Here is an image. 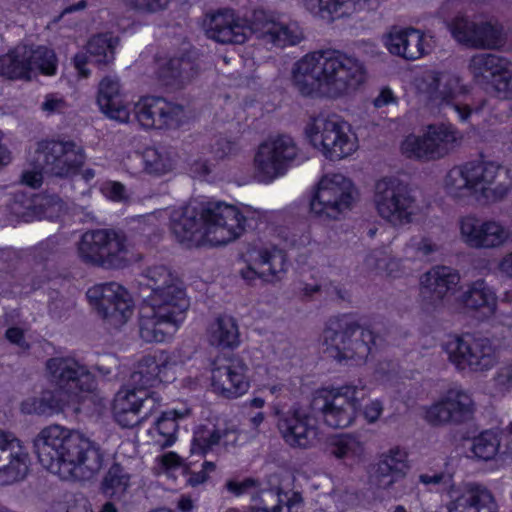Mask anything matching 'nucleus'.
<instances>
[{
  "mask_svg": "<svg viewBox=\"0 0 512 512\" xmlns=\"http://www.w3.org/2000/svg\"><path fill=\"white\" fill-rule=\"evenodd\" d=\"M187 413L188 410H185L184 412L171 410L164 412L157 420L150 433L154 442L160 448H167L174 444L176 440V432L178 430L177 419L183 418Z\"/></svg>",
  "mask_w": 512,
  "mask_h": 512,
  "instance_id": "obj_43",
  "label": "nucleus"
},
{
  "mask_svg": "<svg viewBox=\"0 0 512 512\" xmlns=\"http://www.w3.org/2000/svg\"><path fill=\"white\" fill-rule=\"evenodd\" d=\"M79 258L86 264L105 269H120L131 262L126 236L113 229L86 231L77 245Z\"/></svg>",
  "mask_w": 512,
  "mask_h": 512,
  "instance_id": "obj_7",
  "label": "nucleus"
},
{
  "mask_svg": "<svg viewBox=\"0 0 512 512\" xmlns=\"http://www.w3.org/2000/svg\"><path fill=\"white\" fill-rule=\"evenodd\" d=\"M102 190L113 201H124L128 198L126 188L120 182H107Z\"/></svg>",
  "mask_w": 512,
  "mask_h": 512,
  "instance_id": "obj_60",
  "label": "nucleus"
},
{
  "mask_svg": "<svg viewBox=\"0 0 512 512\" xmlns=\"http://www.w3.org/2000/svg\"><path fill=\"white\" fill-rule=\"evenodd\" d=\"M494 382L501 391L512 390V363L504 365L497 370Z\"/></svg>",
  "mask_w": 512,
  "mask_h": 512,
  "instance_id": "obj_58",
  "label": "nucleus"
},
{
  "mask_svg": "<svg viewBox=\"0 0 512 512\" xmlns=\"http://www.w3.org/2000/svg\"><path fill=\"white\" fill-rule=\"evenodd\" d=\"M506 59L492 53H478L470 58L468 71L477 84L489 85Z\"/></svg>",
  "mask_w": 512,
  "mask_h": 512,
  "instance_id": "obj_42",
  "label": "nucleus"
},
{
  "mask_svg": "<svg viewBox=\"0 0 512 512\" xmlns=\"http://www.w3.org/2000/svg\"><path fill=\"white\" fill-rule=\"evenodd\" d=\"M117 40L107 34L92 37L86 46V52H79L74 56V66L78 73L86 78L90 71L86 68L89 62L96 65H106L114 60V49Z\"/></svg>",
  "mask_w": 512,
  "mask_h": 512,
  "instance_id": "obj_34",
  "label": "nucleus"
},
{
  "mask_svg": "<svg viewBox=\"0 0 512 512\" xmlns=\"http://www.w3.org/2000/svg\"><path fill=\"white\" fill-rule=\"evenodd\" d=\"M6 339L17 345L19 348L26 350L29 348V344L26 342L24 338V331L19 327H10L5 332Z\"/></svg>",
  "mask_w": 512,
  "mask_h": 512,
  "instance_id": "obj_64",
  "label": "nucleus"
},
{
  "mask_svg": "<svg viewBox=\"0 0 512 512\" xmlns=\"http://www.w3.org/2000/svg\"><path fill=\"white\" fill-rule=\"evenodd\" d=\"M87 297L96 305L99 314L114 326L126 323L133 313L132 298L118 283L95 285L88 289Z\"/></svg>",
  "mask_w": 512,
  "mask_h": 512,
  "instance_id": "obj_22",
  "label": "nucleus"
},
{
  "mask_svg": "<svg viewBox=\"0 0 512 512\" xmlns=\"http://www.w3.org/2000/svg\"><path fill=\"white\" fill-rule=\"evenodd\" d=\"M372 201L378 216L395 227L411 223L416 215L417 201L413 190L397 177L377 180Z\"/></svg>",
  "mask_w": 512,
  "mask_h": 512,
  "instance_id": "obj_8",
  "label": "nucleus"
},
{
  "mask_svg": "<svg viewBox=\"0 0 512 512\" xmlns=\"http://www.w3.org/2000/svg\"><path fill=\"white\" fill-rule=\"evenodd\" d=\"M379 337L372 330L361 328L348 316L330 319L323 331L324 352L341 361L365 363L377 346Z\"/></svg>",
  "mask_w": 512,
  "mask_h": 512,
  "instance_id": "obj_5",
  "label": "nucleus"
},
{
  "mask_svg": "<svg viewBox=\"0 0 512 512\" xmlns=\"http://www.w3.org/2000/svg\"><path fill=\"white\" fill-rule=\"evenodd\" d=\"M130 486V474L119 463H113L102 481L104 494L110 497H122Z\"/></svg>",
  "mask_w": 512,
  "mask_h": 512,
  "instance_id": "obj_46",
  "label": "nucleus"
},
{
  "mask_svg": "<svg viewBox=\"0 0 512 512\" xmlns=\"http://www.w3.org/2000/svg\"><path fill=\"white\" fill-rule=\"evenodd\" d=\"M278 235L288 248H304L311 242V233L306 223L281 228Z\"/></svg>",
  "mask_w": 512,
  "mask_h": 512,
  "instance_id": "obj_52",
  "label": "nucleus"
},
{
  "mask_svg": "<svg viewBox=\"0 0 512 512\" xmlns=\"http://www.w3.org/2000/svg\"><path fill=\"white\" fill-rule=\"evenodd\" d=\"M460 236L470 248L493 249L509 240L510 231L498 221L467 216L460 220Z\"/></svg>",
  "mask_w": 512,
  "mask_h": 512,
  "instance_id": "obj_25",
  "label": "nucleus"
},
{
  "mask_svg": "<svg viewBox=\"0 0 512 512\" xmlns=\"http://www.w3.org/2000/svg\"><path fill=\"white\" fill-rule=\"evenodd\" d=\"M447 509L448 512H499L493 493L477 483L466 484Z\"/></svg>",
  "mask_w": 512,
  "mask_h": 512,
  "instance_id": "obj_32",
  "label": "nucleus"
},
{
  "mask_svg": "<svg viewBox=\"0 0 512 512\" xmlns=\"http://www.w3.org/2000/svg\"><path fill=\"white\" fill-rule=\"evenodd\" d=\"M160 398L144 389L122 388L113 401V415L123 428H132L148 418L158 407Z\"/></svg>",
  "mask_w": 512,
  "mask_h": 512,
  "instance_id": "obj_21",
  "label": "nucleus"
},
{
  "mask_svg": "<svg viewBox=\"0 0 512 512\" xmlns=\"http://www.w3.org/2000/svg\"><path fill=\"white\" fill-rule=\"evenodd\" d=\"M40 397L42 398V402L44 401L53 412L60 411L69 398L57 389L56 391H44L41 393Z\"/></svg>",
  "mask_w": 512,
  "mask_h": 512,
  "instance_id": "obj_57",
  "label": "nucleus"
},
{
  "mask_svg": "<svg viewBox=\"0 0 512 512\" xmlns=\"http://www.w3.org/2000/svg\"><path fill=\"white\" fill-rule=\"evenodd\" d=\"M476 26L477 23L467 17L457 16L449 24V30L457 42L472 47Z\"/></svg>",
  "mask_w": 512,
  "mask_h": 512,
  "instance_id": "obj_53",
  "label": "nucleus"
},
{
  "mask_svg": "<svg viewBox=\"0 0 512 512\" xmlns=\"http://www.w3.org/2000/svg\"><path fill=\"white\" fill-rule=\"evenodd\" d=\"M188 307L176 304L145 301L139 312V335L145 342H163L171 336L184 319Z\"/></svg>",
  "mask_w": 512,
  "mask_h": 512,
  "instance_id": "obj_17",
  "label": "nucleus"
},
{
  "mask_svg": "<svg viewBox=\"0 0 512 512\" xmlns=\"http://www.w3.org/2000/svg\"><path fill=\"white\" fill-rule=\"evenodd\" d=\"M368 396L364 386L345 385L320 394L315 405L323 415L325 423L332 428H346L356 417L362 401Z\"/></svg>",
  "mask_w": 512,
  "mask_h": 512,
  "instance_id": "obj_16",
  "label": "nucleus"
},
{
  "mask_svg": "<svg viewBox=\"0 0 512 512\" xmlns=\"http://www.w3.org/2000/svg\"><path fill=\"white\" fill-rule=\"evenodd\" d=\"M441 249V246L430 237H412L405 246L407 257L414 260H430Z\"/></svg>",
  "mask_w": 512,
  "mask_h": 512,
  "instance_id": "obj_49",
  "label": "nucleus"
},
{
  "mask_svg": "<svg viewBox=\"0 0 512 512\" xmlns=\"http://www.w3.org/2000/svg\"><path fill=\"white\" fill-rule=\"evenodd\" d=\"M409 469L407 454L399 448H392L380 455L369 472L368 482L371 487L389 490L405 478Z\"/></svg>",
  "mask_w": 512,
  "mask_h": 512,
  "instance_id": "obj_31",
  "label": "nucleus"
},
{
  "mask_svg": "<svg viewBox=\"0 0 512 512\" xmlns=\"http://www.w3.org/2000/svg\"><path fill=\"white\" fill-rule=\"evenodd\" d=\"M49 382L66 397L78 396L94 388V377L88 367L71 356H56L45 363Z\"/></svg>",
  "mask_w": 512,
  "mask_h": 512,
  "instance_id": "obj_18",
  "label": "nucleus"
},
{
  "mask_svg": "<svg viewBox=\"0 0 512 512\" xmlns=\"http://www.w3.org/2000/svg\"><path fill=\"white\" fill-rule=\"evenodd\" d=\"M204 27L210 39L222 44H243L249 33L255 34L266 44L280 48L296 45L304 38L297 22H285L263 9L254 10L247 23L234 10L219 9L206 15Z\"/></svg>",
  "mask_w": 512,
  "mask_h": 512,
  "instance_id": "obj_4",
  "label": "nucleus"
},
{
  "mask_svg": "<svg viewBox=\"0 0 512 512\" xmlns=\"http://www.w3.org/2000/svg\"><path fill=\"white\" fill-rule=\"evenodd\" d=\"M144 170L152 175H163L173 169L171 153L164 148L148 147L142 153Z\"/></svg>",
  "mask_w": 512,
  "mask_h": 512,
  "instance_id": "obj_47",
  "label": "nucleus"
},
{
  "mask_svg": "<svg viewBox=\"0 0 512 512\" xmlns=\"http://www.w3.org/2000/svg\"><path fill=\"white\" fill-rule=\"evenodd\" d=\"M278 416L277 428L285 443L292 448L308 449L320 442V430L317 419L307 411L293 408L285 413L274 408Z\"/></svg>",
  "mask_w": 512,
  "mask_h": 512,
  "instance_id": "obj_20",
  "label": "nucleus"
},
{
  "mask_svg": "<svg viewBox=\"0 0 512 512\" xmlns=\"http://www.w3.org/2000/svg\"><path fill=\"white\" fill-rule=\"evenodd\" d=\"M474 410L471 396L462 389L454 388L427 410L426 419L433 425L460 424L470 420Z\"/></svg>",
  "mask_w": 512,
  "mask_h": 512,
  "instance_id": "obj_28",
  "label": "nucleus"
},
{
  "mask_svg": "<svg viewBox=\"0 0 512 512\" xmlns=\"http://www.w3.org/2000/svg\"><path fill=\"white\" fill-rule=\"evenodd\" d=\"M248 366L239 356L219 358L212 369V389L226 399H236L245 394L249 387Z\"/></svg>",
  "mask_w": 512,
  "mask_h": 512,
  "instance_id": "obj_23",
  "label": "nucleus"
},
{
  "mask_svg": "<svg viewBox=\"0 0 512 512\" xmlns=\"http://www.w3.org/2000/svg\"><path fill=\"white\" fill-rule=\"evenodd\" d=\"M330 451L336 458L354 464L363 460L365 446L358 436L343 434L331 441Z\"/></svg>",
  "mask_w": 512,
  "mask_h": 512,
  "instance_id": "obj_44",
  "label": "nucleus"
},
{
  "mask_svg": "<svg viewBox=\"0 0 512 512\" xmlns=\"http://www.w3.org/2000/svg\"><path fill=\"white\" fill-rule=\"evenodd\" d=\"M34 449L41 465L64 480H89L103 466V454L95 443L60 425L42 429Z\"/></svg>",
  "mask_w": 512,
  "mask_h": 512,
  "instance_id": "obj_3",
  "label": "nucleus"
},
{
  "mask_svg": "<svg viewBox=\"0 0 512 512\" xmlns=\"http://www.w3.org/2000/svg\"><path fill=\"white\" fill-rule=\"evenodd\" d=\"M356 190L344 175L326 174L319 180L310 201L311 212L324 220H336L350 210Z\"/></svg>",
  "mask_w": 512,
  "mask_h": 512,
  "instance_id": "obj_14",
  "label": "nucleus"
},
{
  "mask_svg": "<svg viewBox=\"0 0 512 512\" xmlns=\"http://www.w3.org/2000/svg\"><path fill=\"white\" fill-rule=\"evenodd\" d=\"M134 115L147 129L176 128L185 118L183 106L161 97H144L134 104Z\"/></svg>",
  "mask_w": 512,
  "mask_h": 512,
  "instance_id": "obj_24",
  "label": "nucleus"
},
{
  "mask_svg": "<svg viewBox=\"0 0 512 512\" xmlns=\"http://www.w3.org/2000/svg\"><path fill=\"white\" fill-rule=\"evenodd\" d=\"M141 285L151 290L145 301L176 304V307H189L186 293L179 279L164 265L148 267L142 275Z\"/></svg>",
  "mask_w": 512,
  "mask_h": 512,
  "instance_id": "obj_26",
  "label": "nucleus"
},
{
  "mask_svg": "<svg viewBox=\"0 0 512 512\" xmlns=\"http://www.w3.org/2000/svg\"><path fill=\"white\" fill-rule=\"evenodd\" d=\"M86 159L84 148L77 142L66 139L44 140L37 144L34 163L45 174L58 178L76 175Z\"/></svg>",
  "mask_w": 512,
  "mask_h": 512,
  "instance_id": "obj_12",
  "label": "nucleus"
},
{
  "mask_svg": "<svg viewBox=\"0 0 512 512\" xmlns=\"http://www.w3.org/2000/svg\"><path fill=\"white\" fill-rule=\"evenodd\" d=\"M126 5L134 10L155 13L165 9L169 0H124Z\"/></svg>",
  "mask_w": 512,
  "mask_h": 512,
  "instance_id": "obj_55",
  "label": "nucleus"
},
{
  "mask_svg": "<svg viewBox=\"0 0 512 512\" xmlns=\"http://www.w3.org/2000/svg\"><path fill=\"white\" fill-rule=\"evenodd\" d=\"M383 43L390 54L407 61L420 59L431 50L426 35L413 27H391L383 36Z\"/></svg>",
  "mask_w": 512,
  "mask_h": 512,
  "instance_id": "obj_29",
  "label": "nucleus"
},
{
  "mask_svg": "<svg viewBox=\"0 0 512 512\" xmlns=\"http://www.w3.org/2000/svg\"><path fill=\"white\" fill-rule=\"evenodd\" d=\"M472 48L497 49L504 44L502 29L490 22L477 23Z\"/></svg>",
  "mask_w": 512,
  "mask_h": 512,
  "instance_id": "obj_48",
  "label": "nucleus"
},
{
  "mask_svg": "<svg viewBox=\"0 0 512 512\" xmlns=\"http://www.w3.org/2000/svg\"><path fill=\"white\" fill-rule=\"evenodd\" d=\"M501 167L493 162H469L455 166L445 177V189L453 197L476 196L489 202L502 200L508 186L497 182Z\"/></svg>",
  "mask_w": 512,
  "mask_h": 512,
  "instance_id": "obj_6",
  "label": "nucleus"
},
{
  "mask_svg": "<svg viewBox=\"0 0 512 512\" xmlns=\"http://www.w3.org/2000/svg\"><path fill=\"white\" fill-rule=\"evenodd\" d=\"M97 103L110 119L121 123L129 121L130 111L121 101L120 83L116 76H106L100 81Z\"/></svg>",
  "mask_w": 512,
  "mask_h": 512,
  "instance_id": "obj_36",
  "label": "nucleus"
},
{
  "mask_svg": "<svg viewBox=\"0 0 512 512\" xmlns=\"http://www.w3.org/2000/svg\"><path fill=\"white\" fill-rule=\"evenodd\" d=\"M461 303L468 311L482 312L484 316H490L496 311L497 296L484 279H477L467 285L461 295Z\"/></svg>",
  "mask_w": 512,
  "mask_h": 512,
  "instance_id": "obj_39",
  "label": "nucleus"
},
{
  "mask_svg": "<svg viewBox=\"0 0 512 512\" xmlns=\"http://www.w3.org/2000/svg\"><path fill=\"white\" fill-rule=\"evenodd\" d=\"M385 0H304L306 8L313 14L325 17L350 16L362 10H374Z\"/></svg>",
  "mask_w": 512,
  "mask_h": 512,
  "instance_id": "obj_37",
  "label": "nucleus"
},
{
  "mask_svg": "<svg viewBox=\"0 0 512 512\" xmlns=\"http://www.w3.org/2000/svg\"><path fill=\"white\" fill-rule=\"evenodd\" d=\"M365 265L368 269L377 273H385L391 275L394 267L398 264L390 256L386 248L372 250L365 257Z\"/></svg>",
  "mask_w": 512,
  "mask_h": 512,
  "instance_id": "obj_54",
  "label": "nucleus"
},
{
  "mask_svg": "<svg viewBox=\"0 0 512 512\" xmlns=\"http://www.w3.org/2000/svg\"><path fill=\"white\" fill-rule=\"evenodd\" d=\"M449 361L458 370L482 373L491 370L498 362L493 342L487 337L463 335L445 344Z\"/></svg>",
  "mask_w": 512,
  "mask_h": 512,
  "instance_id": "obj_15",
  "label": "nucleus"
},
{
  "mask_svg": "<svg viewBox=\"0 0 512 512\" xmlns=\"http://www.w3.org/2000/svg\"><path fill=\"white\" fill-rule=\"evenodd\" d=\"M157 76L167 86H181L197 73L196 65L189 57L181 56L158 61Z\"/></svg>",
  "mask_w": 512,
  "mask_h": 512,
  "instance_id": "obj_40",
  "label": "nucleus"
},
{
  "mask_svg": "<svg viewBox=\"0 0 512 512\" xmlns=\"http://www.w3.org/2000/svg\"><path fill=\"white\" fill-rule=\"evenodd\" d=\"M489 85L497 98L512 100V62L510 60L506 59Z\"/></svg>",
  "mask_w": 512,
  "mask_h": 512,
  "instance_id": "obj_51",
  "label": "nucleus"
},
{
  "mask_svg": "<svg viewBox=\"0 0 512 512\" xmlns=\"http://www.w3.org/2000/svg\"><path fill=\"white\" fill-rule=\"evenodd\" d=\"M305 133L311 144L330 160H340L357 149L350 125L336 114H319L310 119Z\"/></svg>",
  "mask_w": 512,
  "mask_h": 512,
  "instance_id": "obj_9",
  "label": "nucleus"
},
{
  "mask_svg": "<svg viewBox=\"0 0 512 512\" xmlns=\"http://www.w3.org/2000/svg\"><path fill=\"white\" fill-rule=\"evenodd\" d=\"M365 80L364 63L335 49L308 53L293 68V84L304 96L340 99L355 93Z\"/></svg>",
  "mask_w": 512,
  "mask_h": 512,
  "instance_id": "obj_1",
  "label": "nucleus"
},
{
  "mask_svg": "<svg viewBox=\"0 0 512 512\" xmlns=\"http://www.w3.org/2000/svg\"><path fill=\"white\" fill-rule=\"evenodd\" d=\"M21 410L27 414L35 413L38 415H44L54 413L44 401L42 402L41 397L27 399L22 403Z\"/></svg>",
  "mask_w": 512,
  "mask_h": 512,
  "instance_id": "obj_59",
  "label": "nucleus"
},
{
  "mask_svg": "<svg viewBox=\"0 0 512 512\" xmlns=\"http://www.w3.org/2000/svg\"><path fill=\"white\" fill-rule=\"evenodd\" d=\"M417 89L430 105L454 113L461 121L468 120L473 112L468 104L456 100L465 92V86L460 76L453 72L428 71L417 80Z\"/></svg>",
  "mask_w": 512,
  "mask_h": 512,
  "instance_id": "obj_11",
  "label": "nucleus"
},
{
  "mask_svg": "<svg viewBox=\"0 0 512 512\" xmlns=\"http://www.w3.org/2000/svg\"><path fill=\"white\" fill-rule=\"evenodd\" d=\"M28 470L29 455L18 439L0 454V486L22 481Z\"/></svg>",
  "mask_w": 512,
  "mask_h": 512,
  "instance_id": "obj_35",
  "label": "nucleus"
},
{
  "mask_svg": "<svg viewBox=\"0 0 512 512\" xmlns=\"http://www.w3.org/2000/svg\"><path fill=\"white\" fill-rule=\"evenodd\" d=\"M207 338L212 346L226 349L237 347L240 343L239 328L233 317H217L208 327Z\"/></svg>",
  "mask_w": 512,
  "mask_h": 512,
  "instance_id": "obj_41",
  "label": "nucleus"
},
{
  "mask_svg": "<svg viewBox=\"0 0 512 512\" xmlns=\"http://www.w3.org/2000/svg\"><path fill=\"white\" fill-rule=\"evenodd\" d=\"M235 149V143L226 138H219L212 145V153L220 159L233 154Z\"/></svg>",
  "mask_w": 512,
  "mask_h": 512,
  "instance_id": "obj_61",
  "label": "nucleus"
},
{
  "mask_svg": "<svg viewBox=\"0 0 512 512\" xmlns=\"http://www.w3.org/2000/svg\"><path fill=\"white\" fill-rule=\"evenodd\" d=\"M287 270V256L282 249L268 245L248 252V266L241 271L245 280L261 278L266 282L282 279Z\"/></svg>",
  "mask_w": 512,
  "mask_h": 512,
  "instance_id": "obj_27",
  "label": "nucleus"
},
{
  "mask_svg": "<svg viewBox=\"0 0 512 512\" xmlns=\"http://www.w3.org/2000/svg\"><path fill=\"white\" fill-rule=\"evenodd\" d=\"M239 440L240 433L234 426L225 428L199 426L194 432L191 452L206 454L219 443H222L225 447H235Z\"/></svg>",
  "mask_w": 512,
  "mask_h": 512,
  "instance_id": "obj_38",
  "label": "nucleus"
},
{
  "mask_svg": "<svg viewBox=\"0 0 512 512\" xmlns=\"http://www.w3.org/2000/svg\"><path fill=\"white\" fill-rule=\"evenodd\" d=\"M499 447L500 439L498 435L487 430L473 439L472 452L478 459L488 461L496 456Z\"/></svg>",
  "mask_w": 512,
  "mask_h": 512,
  "instance_id": "obj_50",
  "label": "nucleus"
},
{
  "mask_svg": "<svg viewBox=\"0 0 512 512\" xmlns=\"http://www.w3.org/2000/svg\"><path fill=\"white\" fill-rule=\"evenodd\" d=\"M57 57L52 49L41 45H17L0 56V75L11 80H30L34 71L52 76L57 71Z\"/></svg>",
  "mask_w": 512,
  "mask_h": 512,
  "instance_id": "obj_13",
  "label": "nucleus"
},
{
  "mask_svg": "<svg viewBox=\"0 0 512 512\" xmlns=\"http://www.w3.org/2000/svg\"><path fill=\"white\" fill-rule=\"evenodd\" d=\"M458 132L449 125H430L422 136L409 135L401 149L404 155L416 159H437L447 155L458 143Z\"/></svg>",
  "mask_w": 512,
  "mask_h": 512,
  "instance_id": "obj_19",
  "label": "nucleus"
},
{
  "mask_svg": "<svg viewBox=\"0 0 512 512\" xmlns=\"http://www.w3.org/2000/svg\"><path fill=\"white\" fill-rule=\"evenodd\" d=\"M171 368L172 365L164 354L144 356L135 365L129 383L135 389L147 390L157 383L168 382Z\"/></svg>",
  "mask_w": 512,
  "mask_h": 512,
  "instance_id": "obj_33",
  "label": "nucleus"
},
{
  "mask_svg": "<svg viewBox=\"0 0 512 512\" xmlns=\"http://www.w3.org/2000/svg\"><path fill=\"white\" fill-rule=\"evenodd\" d=\"M286 498V507L288 512H298V508L301 506L302 499L299 494L293 493L292 497ZM283 502L280 494L274 493L273 491H266L262 493L261 506H251L248 512H282V506L280 503ZM226 512H240L237 509H229Z\"/></svg>",
  "mask_w": 512,
  "mask_h": 512,
  "instance_id": "obj_45",
  "label": "nucleus"
},
{
  "mask_svg": "<svg viewBox=\"0 0 512 512\" xmlns=\"http://www.w3.org/2000/svg\"><path fill=\"white\" fill-rule=\"evenodd\" d=\"M460 282L459 273L448 266H435L421 277V298L432 307L442 306Z\"/></svg>",
  "mask_w": 512,
  "mask_h": 512,
  "instance_id": "obj_30",
  "label": "nucleus"
},
{
  "mask_svg": "<svg viewBox=\"0 0 512 512\" xmlns=\"http://www.w3.org/2000/svg\"><path fill=\"white\" fill-rule=\"evenodd\" d=\"M303 156L295 140L285 134L271 136L257 148L254 159V177L260 183H271L284 176L290 167L303 162Z\"/></svg>",
  "mask_w": 512,
  "mask_h": 512,
  "instance_id": "obj_10",
  "label": "nucleus"
},
{
  "mask_svg": "<svg viewBox=\"0 0 512 512\" xmlns=\"http://www.w3.org/2000/svg\"><path fill=\"white\" fill-rule=\"evenodd\" d=\"M67 107L65 99L57 94L46 95L41 104V109L47 114L63 113Z\"/></svg>",
  "mask_w": 512,
  "mask_h": 512,
  "instance_id": "obj_56",
  "label": "nucleus"
},
{
  "mask_svg": "<svg viewBox=\"0 0 512 512\" xmlns=\"http://www.w3.org/2000/svg\"><path fill=\"white\" fill-rule=\"evenodd\" d=\"M34 164V170L24 171L22 174V183L31 187L38 188L41 186L43 181V174H45L40 168L36 167Z\"/></svg>",
  "mask_w": 512,
  "mask_h": 512,
  "instance_id": "obj_62",
  "label": "nucleus"
},
{
  "mask_svg": "<svg viewBox=\"0 0 512 512\" xmlns=\"http://www.w3.org/2000/svg\"><path fill=\"white\" fill-rule=\"evenodd\" d=\"M261 212L238 207L222 201L201 203L198 207L187 205L172 216L171 229L176 239L187 247L209 244L226 245L238 239L250 226V221L260 218Z\"/></svg>",
  "mask_w": 512,
  "mask_h": 512,
  "instance_id": "obj_2",
  "label": "nucleus"
},
{
  "mask_svg": "<svg viewBox=\"0 0 512 512\" xmlns=\"http://www.w3.org/2000/svg\"><path fill=\"white\" fill-rule=\"evenodd\" d=\"M451 480V475L446 473L421 474L419 476V481L424 485H449Z\"/></svg>",
  "mask_w": 512,
  "mask_h": 512,
  "instance_id": "obj_63",
  "label": "nucleus"
}]
</instances>
